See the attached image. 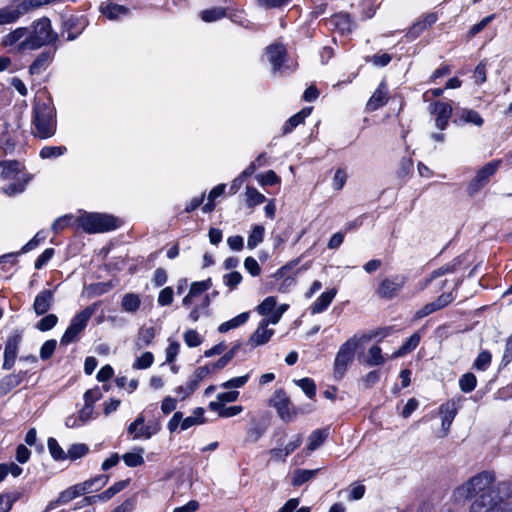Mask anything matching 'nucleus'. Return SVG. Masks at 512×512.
Segmentation results:
<instances>
[{
	"instance_id": "nucleus-1",
	"label": "nucleus",
	"mask_w": 512,
	"mask_h": 512,
	"mask_svg": "<svg viewBox=\"0 0 512 512\" xmlns=\"http://www.w3.org/2000/svg\"><path fill=\"white\" fill-rule=\"evenodd\" d=\"M452 498L456 503L470 501L467 512H512V480L496 482L493 472L483 471L457 486Z\"/></svg>"
},
{
	"instance_id": "nucleus-2",
	"label": "nucleus",
	"mask_w": 512,
	"mask_h": 512,
	"mask_svg": "<svg viewBox=\"0 0 512 512\" xmlns=\"http://www.w3.org/2000/svg\"><path fill=\"white\" fill-rule=\"evenodd\" d=\"M0 178L11 181L1 188V192L9 197H14L26 190L32 180V174L25 170L24 165L16 160L0 161Z\"/></svg>"
},
{
	"instance_id": "nucleus-3",
	"label": "nucleus",
	"mask_w": 512,
	"mask_h": 512,
	"mask_svg": "<svg viewBox=\"0 0 512 512\" xmlns=\"http://www.w3.org/2000/svg\"><path fill=\"white\" fill-rule=\"evenodd\" d=\"M33 134L41 139L52 137L56 132V111L51 99L37 98L33 107Z\"/></svg>"
},
{
	"instance_id": "nucleus-4",
	"label": "nucleus",
	"mask_w": 512,
	"mask_h": 512,
	"mask_svg": "<svg viewBox=\"0 0 512 512\" xmlns=\"http://www.w3.org/2000/svg\"><path fill=\"white\" fill-rule=\"evenodd\" d=\"M30 51L38 50L44 46L52 45L58 40V34L53 30L49 18L42 17L27 27Z\"/></svg>"
},
{
	"instance_id": "nucleus-5",
	"label": "nucleus",
	"mask_w": 512,
	"mask_h": 512,
	"mask_svg": "<svg viewBox=\"0 0 512 512\" xmlns=\"http://www.w3.org/2000/svg\"><path fill=\"white\" fill-rule=\"evenodd\" d=\"M77 224L84 232L89 234L105 233L117 229L120 221L116 217L102 213H82L77 219Z\"/></svg>"
},
{
	"instance_id": "nucleus-6",
	"label": "nucleus",
	"mask_w": 512,
	"mask_h": 512,
	"mask_svg": "<svg viewBox=\"0 0 512 512\" xmlns=\"http://www.w3.org/2000/svg\"><path fill=\"white\" fill-rule=\"evenodd\" d=\"M361 339L353 336L340 346L333 365V376L336 380H341L352 364Z\"/></svg>"
},
{
	"instance_id": "nucleus-7",
	"label": "nucleus",
	"mask_w": 512,
	"mask_h": 512,
	"mask_svg": "<svg viewBox=\"0 0 512 512\" xmlns=\"http://www.w3.org/2000/svg\"><path fill=\"white\" fill-rule=\"evenodd\" d=\"M96 311V304L86 307L77 313L61 337V344L68 345L79 338L80 333L86 328L88 321Z\"/></svg>"
},
{
	"instance_id": "nucleus-8",
	"label": "nucleus",
	"mask_w": 512,
	"mask_h": 512,
	"mask_svg": "<svg viewBox=\"0 0 512 512\" xmlns=\"http://www.w3.org/2000/svg\"><path fill=\"white\" fill-rule=\"evenodd\" d=\"M27 33V27H18L2 37L1 45L16 53L28 52L30 46Z\"/></svg>"
},
{
	"instance_id": "nucleus-9",
	"label": "nucleus",
	"mask_w": 512,
	"mask_h": 512,
	"mask_svg": "<svg viewBox=\"0 0 512 512\" xmlns=\"http://www.w3.org/2000/svg\"><path fill=\"white\" fill-rule=\"evenodd\" d=\"M270 403L284 422L293 421L299 414V410L292 406L289 397L283 390L276 391Z\"/></svg>"
},
{
	"instance_id": "nucleus-10",
	"label": "nucleus",
	"mask_w": 512,
	"mask_h": 512,
	"mask_svg": "<svg viewBox=\"0 0 512 512\" xmlns=\"http://www.w3.org/2000/svg\"><path fill=\"white\" fill-rule=\"evenodd\" d=\"M500 161H491L479 169L475 177L470 181L467 187V192L470 196L478 193L496 173L499 168Z\"/></svg>"
},
{
	"instance_id": "nucleus-11",
	"label": "nucleus",
	"mask_w": 512,
	"mask_h": 512,
	"mask_svg": "<svg viewBox=\"0 0 512 512\" xmlns=\"http://www.w3.org/2000/svg\"><path fill=\"white\" fill-rule=\"evenodd\" d=\"M89 484L90 483L76 484L62 491L57 499L52 500L47 504L45 512H50L59 507L60 505H65L72 501L73 499L87 493Z\"/></svg>"
},
{
	"instance_id": "nucleus-12",
	"label": "nucleus",
	"mask_w": 512,
	"mask_h": 512,
	"mask_svg": "<svg viewBox=\"0 0 512 512\" xmlns=\"http://www.w3.org/2000/svg\"><path fill=\"white\" fill-rule=\"evenodd\" d=\"M144 422H145L144 416L142 414H140L135 419V421L132 422L128 426L127 431L129 434H133L134 439H139V438L149 439L159 431L160 426L158 423L149 424V425L145 426Z\"/></svg>"
},
{
	"instance_id": "nucleus-13",
	"label": "nucleus",
	"mask_w": 512,
	"mask_h": 512,
	"mask_svg": "<svg viewBox=\"0 0 512 512\" xmlns=\"http://www.w3.org/2000/svg\"><path fill=\"white\" fill-rule=\"evenodd\" d=\"M406 282V277L404 276H394L392 278L384 279L378 289L377 294L379 297L384 299H392L398 295L402 287Z\"/></svg>"
},
{
	"instance_id": "nucleus-14",
	"label": "nucleus",
	"mask_w": 512,
	"mask_h": 512,
	"mask_svg": "<svg viewBox=\"0 0 512 512\" xmlns=\"http://www.w3.org/2000/svg\"><path fill=\"white\" fill-rule=\"evenodd\" d=\"M430 111L436 116L435 126L440 130H444L452 115L453 108L451 104L442 101H435L430 105Z\"/></svg>"
},
{
	"instance_id": "nucleus-15",
	"label": "nucleus",
	"mask_w": 512,
	"mask_h": 512,
	"mask_svg": "<svg viewBox=\"0 0 512 512\" xmlns=\"http://www.w3.org/2000/svg\"><path fill=\"white\" fill-rule=\"evenodd\" d=\"M274 333V329L266 326V322L260 321L255 331L249 337L247 345L251 348L265 345L271 340Z\"/></svg>"
},
{
	"instance_id": "nucleus-16",
	"label": "nucleus",
	"mask_w": 512,
	"mask_h": 512,
	"mask_svg": "<svg viewBox=\"0 0 512 512\" xmlns=\"http://www.w3.org/2000/svg\"><path fill=\"white\" fill-rule=\"evenodd\" d=\"M20 342V335H12L8 337L4 348L3 369L10 370L14 366Z\"/></svg>"
},
{
	"instance_id": "nucleus-17",
	"label": "nucleus",
	"mask_w": 512,
	"mask_h": 512,
	"mask_svg": "<svg viewBox=\"0 0 512 512\" xmlns=\"http://www.w3.org/2000/svg\"><path fill=\"white\" fill-rule=\"evenodd\" d=\"M54 303V291L46 289L39 292L33 303V310L36 315H44L50 310Z\"/></svg>"
},
{
	"instance_id": "nucleus-18",
	"label": "nucleus",
	"mask_w": 512,
	"mask_h": 512,
	"mask_svg": "<svg viewBox=\"0 0 512 512\" xmlns=\"http://www.w3.org/2000/svg\"><path fill=\"white\" fill-rule=\"evenodd\" d=\"M462 263L461 259L455 258L451 262L439 267L438 269L434 270L429 277H427L425 280L419 283L420 289H425L433 280L442 277L448 273H453L456 271L457 267L460 266Z\"/></svg>"
},
{
	"instance_id": "nucleus-19",
	"label": "nucleus",
	"mask_w": 512,
	"mask_h": 512,
	"mask_svg": "<svg viewBox=\"0 0 512 512\" xmlns=\"http://www.w3.org/2000/svg\"><path fill=\"white\" fill-rule=\"evenodd\" d=\"M483 122L484 120L480 114L472 109L461 108L456 111L454 123L458 125L473 124L480 127Z\"/></svg>"
},
{
	"instance_id": "nucleus-20",
	"label": "nucleus",
	"mask_w": 512,
	"mask_h": 512,
	"mask_svg": "<svg viewBox=\"0 0 512 512\" xmlns=\"http://www.w3.org/2000/svg\"><path fill=\"white\" fill-rule=\"evenodd\" d=\"M266 55L268 61L273 66V71L276 72L283 66L286 58V49L283 45L275 44L267 47Z\"/></svg>"
},
{
	"instance_id": "nucleus-21",
	"label": "nucleus",
	"mask_w": 512,
	"mask_h": 512,
	"mask_svg": "<svg viewBox=\"0 0 512 512\" xmlns=\"http://www.w3.org/2000/svg\"><path fill=\"white\" fill-rule=\"evenodd\" d=\"M439 413L442 419L441 437H445L448 434L450 426L457 414L456 404L454 402H447L442 404L439 408Z\"/></svg>"
},
{
	"instance_id": "nucleus-22",
	"label": "nucleus",
	"mask_w": 512,
	"mask_h": 512,
	"mask_svg": "<svg viewBox=\"0 0 512 512\" xmlns=\"http://www.w3.org/2000/svg\"><path fill=\"white\" fill-rule=\"evenodd\" d=\"M99 10L109 20H118L129 13L127 7L113 2L102 3Z\"/></svg>"
},
{
	"instance_id": "nucleus-23",
	"label": "nucleus",
	"mask_w": 512,
	"mask_h": 512,
	"mask_svg": "<svg viewBox=\"0 0 512 512\" xmlns=\"http://www.w3.org/2000/svg\"><path fill=\"white\" fill-rule=\"evenodd\" d=\"M327 25L341 34L348 33L352 30L353 23L348 14L339 13L332 16L327 21Z\"/></svg>"
},
{
	"instance_id": "nucleus-24",
	"label": "nucleus",
	"mask_w": 512,
	"mask_h": 512,
	"mask_svg": "<svg viewBox=\"0 0 512 512\" xmlns=\"http://www.w3.org/2000/svg\"><path fill=\"white\" fill-rule=\"evenodd\" d=\"M128 483L129 480L118 481L114 483L112 486H110L104 492L98 495L87 497L85 500H87L89 503H95L97 501L106 502L113 496H115L117 493L121 492L128 485Z\"/></svg>"
},
{
	"instance_id": "nucleus-25",
	"label": "nucleus",
	"mask_w": 512,
	"mask_h": 512,
	"mask_svg": "<svg viewBox=\"0 0 512 512\" xmlns=\"http://www.w3.org/2000/svg\"><path fill=\"white\" fill-rule=\"evenodd\" d=\"M388 99V89L385 83H381L379 87L374 91L366 104V108L369 111H375L378 108L386 104Z\"/></svg>"
},
{
	"instance_id": "nucleus-26",
	"label": "nucleus",
	"mask_w": 512,
	"mask_h": 512,
	"mask_svg": "<svg viewBox=\"0 0 512 512\" xmlns=\"http://www.w3.org/2000/svg\"><path fill=\"white\" fill-rule=\"evenodd\" d=\"M337 294V290L332 288L323 292L315 302L310 306V312L312 314H319L324 312L328 306L332 303L333 299Z\"/></svg>"
},
{
	"instance_id": "nucleus-27",
	"label": "nucleus",
	"mask_w": 512,
	"mask_h": 512,
	"mask_svg": "<svg viewBox=\"0 0 512 512\" xmlns=\"http://www.w3.org/2000/svg\"><path fill=\"white\" fill-rule=\"evenodd\" d=\"M54 51L51 50H45L41 52L37 58L33 61V63L29 67V72L34 74H39L43 70H45L48 65L51 63L53 57H54Z\"/></svg>"
},
{
	"instance_id": "nucleus-28",
	"label": "nucleus",
	"mask_w": 512,
	"mask_h": 512,
	"mask_svg": "<svg viewBox=\"0 0 512 512\" xmlns=\"http://www.w3.org/2000/svg\"><path fill=\"white\" fill-rule=\"evenodd\" d=\"M312 108H303L301 111L291 116L283 125V134L292 132L299 124H301L305 118L311 114Z\"/></svg>"
},
{
	"instance_id": "nucleus-29",
	"label": "nucleus",
	"mask_w": 512,
	"mask_h": 512,
	"mask_svg": "<svg viewBox=\"0 0 512 512\" xmlns=\"http://www.w3.org/2000/svg\"><path fill=\"white\" fill-rule=\"evenodd\" d=\"M250 318V312H242L236 317L223 322L218 326V332L220 333H226L229 330L236 329L242 325H244Z\"/></svg>"
},
{
	"instance_id": "nucleus-30",
	"label": "nucleus",
	"mask_w": 512,
	"mask_h": 512,
	"mask_svg": "<svg viewBox=\"0 0 512 512\" xmlns=\"http://www.w3.org/2000/svg\"><path fill=\"white\" fill-rule=\"evenodd\" d=\"M25 375H26V372L20 371L18 373L5 376L0 381V391L3 393H7V392L11 391L13 388L19 386L22 383Z\"/></svg>"
},
{
	"instance_id": "nucleus-31",
	"label": "nucleus",
	"mask_w": 512,
	"mask_h": 512,
	"mask_svg": "<svg viewBox=\"0 0 512 512\" xmlns=\"http://www.w3.org/2000/svg\"><path fill=\"white\" fill-rule=\"evenodd\" d=\"M328 437V429H316L307 438V450L318 449Z\"/></svg>"
},
{
	"instance_id": "nucleus-32",
	"label": "nucleus",
	"mask_w": 512,
	"mask_h": 512,
	"mask_svg": "<svg viewBox=\"0 0 512 512\" xmlns=\"http://www.w3.org/2000/svg\"><path fill=\"white\" fill-rule=\"evenodd\" d=\"M421 336L418 332L412 334L403 345L393 353L392 358H398L413 351L420 343Z\"/></svg>"
},
{
	"instance_id": "nucleus-33",
	"label": "nucleus",
	"mask_w": 512,
	"mask_h": 512,
	"mask_svg": "<svg viewBox=\"0 0 512 512\" xmlns=\"http://www.w3.org/2000/svg\"><path fill=\"white\" fill-rule=\"evenodd\" d=\"M318 471L319 469H296L293 473L291 483L293 486H301L313 479L317 475Z\"/></svg>"
},
{
	"instance_id": "nucleus-34",
	"label": "nucleus",
	"mask_w": 512,
	"mask_h": 512,
	"mask_svg": "<svg viewBox=\"0 0 512 512\" xmlns=\"http://www.w3.org/2000/svg\"><path fill=\"white\" fill-rule=\"evenodd\" d=\"M238 397H239L238 391H228V392L219 393L217 395V401L210 402L209 408L212 411H218L220 408H222V405H224V403L234 402L238 399Z\"/></svg>"
},
{
	"instance_id": "nucleus-35",
	"label": "nucleus",
	"mask_w": 512,
	"mask_h": 512,
	"mask_svg": "<svg viewBox=\"0 0 512 512\" xmlns=\"http://www.w3.org/2000/svg\"><path fill=\"white\" fill-rule=\"evenodd\" d=\"M141 305V299L138 294L127 293L123 296L121 307L122 310L129 313H135Z\"/></svg>"
},
{
	"instance_id": "nucleus-36",
	"label": "nucleus",
	"mask_w": 512,
	"mask_h": 512,
	"mask_svg": "<svg viewBox=\"0 0 512 512\" xmlns=\"http://www.w3.org/2000/svg\"><path fill=\"white\" fill-rule=\"evenodd\" d=\"M226 16V9L221 6L211 7L200 12V18L204 22H214Z\"/></svg>"
},
{
	"instance_id": "nucleus-37",
	"label": "nucleus",
	"mask_w": 512,
	"mask_h": 512,
	"mask_svg": "<svg viewBox=\"0 0 512 512\" xmlns=\"http://www.w3.org/2000/svg\"><path fill=\"white\" fill-rule=\"evenodd\" d=\"M265 228L262 225H255L248 237L247 246L249 249L257 247L264 239Z\"/></svg>"
},
{
	"instance_id": "nucleus-38",
	"label": "nucleus",
	"mask_w": 512,
	"mask_h": 512,
	"mask_svg": "<svg viewBox=\"0 0 512 512\" xmlns=\"http://www.w3.org/2000/svg\"><path fill=\"white\" fill-rule=\"evenodd\" d=\"M21 12L15 8L5 7L0 9V25H6L16 22L20 16Z\"/></svg>"
},
{
	"instance_id": "nucleus-39",
	"label": "nucleus",
	"mask_w": 512,
	"mask_h": 512,
	"mask_svg": "<svg viewBox=\"0 0 512 512\" xmlns=\"http://www.w3.org/2000/svg\"><path fill=\"white\" fill-rule=\"evenodd\" d=\"M476 385H477V379L473 373H470V372L465 373L459 379V387H460L461 391L464 393L471 392L472 390H474Z\"/></svg>"
},
{
	"instance_id": "nucleus-40",
	"label": "nucleus",
	"mask_w": 512,
	"mask_h": 512,
	"mask_svg": "<svg viewBox=\"0 0 512 512\" xmlns=\"http://www.w3.org/2000/svg\"><path fill=\"white\" fill-rule=\"evenodd\" d=\"M265 200V196L262 193H260L256 188H246V201L248 206L253 207L262 204L265 202Z\"/></svg>"
},
{
	"instance_id": "nucleus-41",
	"label": "nucleus",
	"mask_w": 512,
	"mask_h": 512,
	"mask_svg": "<svg viewBox=\"0 0 512 512\" xmlns=\"http://www.w3.org/2000/svg\"><path fill=\"white\" fill-rule=\"evenodd\" d=\"M277 305L276 298L273 296H269L265 298L257 307L256 311L259 315H270L272 312L275 311Z\"/></svg>"
},
{
	"instance_id": "nucleus-42",
	"label": "nucleus",
	"mask_w": 512,
	"mask_h": 512,
	"mask_svg": "<svg viewBox=\"0 0 512 512\" xmlns=\"http://www.w3.org/2000/svg\"><path fill=\"white\" fill-rule=\"evenodd\" d=\"M48 450L55 460L67 459V453L61 448L59 443L54 438H49L47 441Z\"/></svg>"
},
{
	"instance_id": "nucleus-43",
	"label": "nucleus",
	"mask_w": 512,
	"mask_h": 512,
	"mask_svg": "<svg viewBox=\"0 0 512 512\" xmlns=\"http://www.w3.org/2000/svg\"><path fill=\"white\" fill-rule=\"evenodd\" d=\"M381 348L377 345L372 346L368 351L367 364L370 366H378L384 363Z\"/></svg>"
},
{
	"instance_id": "nucleus-44",
	"label": "nucleus",
	"mask_w": 512,
	"mask_h": 512,
	"mask_svg": "<svg viewBox=\"0 0 512 512\" xmlns=\"http://www.w3.org/2000/svg\"><path fill=\"white\" fill-rule=\"evenodd\" d=\"M492 356L488 351H482L478 354L477 358L473 363V368L479 371H485L490 366Z\"/></svg>"
},
{
	"instance_id": "nucleus-45",
	"label": "nucleus",
	"mask_w": 512,
	"mask_h": 512,
	"mask_svg": "<svg viewBox=\"0 0 512 512\" xmlns=\"http://www.w3.org/2000/svg\"><path fill=\"white\" fill-rule=\"evenodd\" d=\"M89 451V447L84 443H76L70 446L67 451V458L76 460L85 456Z\"/></svg>"
},
{
	"instance_id": "nucleus-46",
	"label": "nucleus",
	"mask_w": 512,
	"mask_h": 512,
	"mask_svg": "<svg viewBox=\"0 0 512 512\" xmlns=\"http://www.w3.org/2000/svg\"><path fill=\"white\" fill-rule=\"evenodd\" d=\"M67 151L64 146H45L40 151V157L43 159L56 158L62 156Z\"/></svg>"
},
{
	"instance_id": "nucleus-47",
	"label": "nucleus",
	"mask_w": 512,
	"mask_h": 512,
	"mask_svg": "<svg viewBox=\"0 0 512 512\" xmlns=\"http://www.w3.org/2000/svg\"><path fill=\"white\" fill-rule=\"evenodd\" d=\"M58 323V317L55 314H48L37 322L35 327L42 332L51 330Z\"/></svg>"
},
{
	"instance_id": "nucleus-48",
	"label": "nucleus",
	"mask_w": 512,
	"mask_h": 512,
	"mask_svg": "<svg viewBox=\"0 0 512 512\" xmlns=\"http://www.w3.org/2000/svg\"><path fill=\"white\" fill-rule=\"evenodd\" d=\"M123 460L129 467H137L142 465L144 463L143 449H140L139 452H129L124 454Z\"/></svg>"
},
{
	"instance_id": "nucleus-49",
	"label": "nucleus",
	"mask_w": 512,
	"mask_h": 512,
	"mask_svg": "<svg viewBox=\"0 0 512 512\" xmlns=\"http://www.w3.org/2000/svg\"><path fill=\"white\" fill-rule=\"evenodd\" d=\"M183 338H184V342L185 344L190 347V348H194V347H198L201 345L202 343V338L201 336L199 335V333L194 330V329H190V330H187L184 335H183Z\"/></svg>"
},
{
	"instance_id": "nucleus-50",
	"label": "nucleus",
	"mask_w": 512,
	"mask_h": 512,
	"mask_svg": "<svg viewBox=\"0 0 512 512\" xmlns=\"http://www.w3.org/2000/svg\"><path fill=\"white\" fill-rule=\"evenodd\" d=\"M154 361V356L151 352H144L140 357H138L133 363L134 369H147L149 368Z\"/></svg>"
},
{
	"instance_id": "nucleus-51",
	"label": "nucleus",
	"mask_w": 512,
	"mask_h": 512,
	"mask_svg": "<svg viewBox=\"0 0 512 512\" xmlns=\"http://www.w3.org/2000/svg\"><path fill=\"white\" fill-rule=\"evenodd\" d=\"M347 181V173L344 169L338 168L335 171L334 177L332 179V188L336 191H340L346 184Z\"/></svg>"
},
{
	"instance_id": "nucleus-52",
	"label": "nucleus",
	"mask_w": 512,
	"mask_h": 512,
	"mask_svg": "<svg viewBox=\"0 0 512 512\" xmlns=\"http://www.w3.org/2000/svg\"><path fill=\"white\" fill-rule=\"evenodd\" d=\"M295 382L309 398H313L315 396L316 386L313 380L309 378H303Z\"/></svg>"
},
{
	"instance_id": "nucleus-53",
	"label": "nucleus",
	"mask_w": 512,
	"mask_h": 512,
	"mask_svg": "<svg viewBox=\"0 0 512 512\" xmlns=\"http://www.w3.org/2000/svg\"><path fill=\"white\" fill-rule=\"evenodd\" d=\"M250 375L245 374L243 376L232 378L221 384V388L223 389H232V388H241L243 387L249 380Z\"/></svg>"
},
{
	"instance_id": "nucleus-54",
	"label": "nucleus",
	"mask_w": 512,
	"mask_h": 512,
	"mask_svg": "<svg viewBox=\"0 0 512 512\" xmlns=\"http://www.w3.org/2000/svg\"><path fill=\"white\" fill-rule=\"evenodd\" d=\"M211 286H212L211 279H206V280L200 281V282H194L191 284L189 293L191 295H193L194 297H196V296L202 294L203 292L207 291L208 289H210Z\"/></svg>"
},
{
	"instance_id": "nucleus-55",
	"label": "nucleus",
	"mask_w": 512,
	"mask_h": 512,
	"mask_svg": "<svg viewBox=\"0 0 512 512\" xmlns=\"http://www.w3.org/2000/svg\"><path fill=\"white\" fill-rule=\"evenodd\" d=\"M195 414H196V416H189L182 420V422H181L182 430H187L194 425L202 423V420L200 418L203 415V410L201 408H197L195 410Z\"/></svg>"
},
{
	"instance_id": "nucleus-56",
	"label": "nucleus",
	"mask_w": 512,
	"mask_h": 512,
	"mask_svg": "<svg viewBox=\"0 0 512 512\" xmlns=\"http://www.w3.org/2000/svg\"><path fill=\"white\" fill-rule=\"evenodd\" d=\"M109 481V477L107 475H98L94 478L84 481L83 483H91L89 484L88 492L96 491L101 489L103 486L107 484Z\"/></svg>"
},
{
	"instance_id": "nucleus-57",
	"label": "nucleus",
	"mask_w": 512,
	"mask_h": 512,
	"mask_svg": "<svg viewBox=\"0 0 512 512\" xmlns=\"http://www.w3.org/2000/svg\"><path fill=\"white\" fill-rule=\"evenodd\" d=\"M436 21H437L436 14H434V13L428 14L427 16H425L423 18V20L417 22L413 26L412 30L415 31L416 33H419L421 31H423L424 29L433 25Z\"/></svg>"
},
{
	"instance_id": "nucleus-58",
	"label": "nucleus",
	"mask_w": 512,
	"mask_h": 512,
	"mask_svg": "<svg viewBox=\"0 0 512 512\" xmlns=\"http://www.w3.org/2000/svg\"><path fill=\"white\" fill-rule=\"evenodd\" d=\"M241 281H242V275L237 271L230 272L223 276L224 284L227 287H229L231 290H233L238 284H240Z\"/></svg>"
},
{
	"instance_id": "nucleus-59",
	"label": "nucleus",
	"mask_w": 512,
	"mask_h": 512,
	"mask_svg": "<svg viewBox=\"0 0 512 512\" xmlns=\"http://www.w3.org/2000/svg\"><path fill=\"white\" fill-rule=\"evenodd\" d=\"M157 302L160 306H168L173 302V289L171 287L163 288L158 295Z\"/></svg>"
},
{
	"instance_id": "nucleus-60",
	"label": "nucleus",
	"mask_w": 512,
	"mask_h": 512,
	"mask_svg": "<svg viewBox=\"0 0 512 512\" xmlns=\"http://www.w3.org/2000/svg\"><path fill=\"white\" fill-rule=\"evenodd\" d=\"M83 397L86 405L94 406V403L102 398V393L98 387H95L87 390Z\"/></svg>"
},
{
	"instance_id": "nucleus-61",
	"label": "nucleus",
	"mask_w": 512,
	"mask_h": 512,
	"mask_svg": "<svg viewBox=\"0 0 512 512\" xmlns=\"http://www.w3.org/2000/svg\"><path fill=\"white\" fill-rule=\"evenodd\" d=\"M56 345L57 342L53 339L44 342L40 349V357L44 360L49 359L53 355Z\"/></svg>"
},
{
	"instance_id": "nucleus-62",
	"label": "nucleus",
	"mask_w": 512,
	"mask_h": 512,
	"mask_svg": "<svg viewBox=\"0 0 512 512\" xmlns=\"http://www.w3.org/2000/svg\"><path fill=\"white\" fill-rule=\"evenodd\" d=\"M365 494V486L358 483H353L349 488L348 500H360Z\"/></svg>"
},
{
	"instance_id": "nucleus-63",
	"label": "nucleus",
	"mask_w": 512,
	"mask_h": 512,
	"mask_svg": "<svg viewBox=\"0 0 512 512\" xmlns=\"http://www.w3.org/2000/svg\"><path fill=\"white\" fill-rule=\"evenodd\" d=\"M180 344L176 341H171L165 350L166 362L173 363L179 353Z\"/></svg>"
},
{
	"instance_id": "nucleus-64",
	"label": "nucleus",
	"mask_w": 512,
	"mask_h": 512,
	"mask_svg": "<svg viewBox=\"0 0 512 512\" xmlns=\"http://www.w3.org/2000/svg\"><path fill=\"white\" fill-rule=\"evenodd\" d=\"M155 337V332L152 327L141 328L138 334V341L144 345H149Z\"/></svg>"
}]
</instances>
